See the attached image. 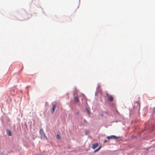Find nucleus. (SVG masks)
Returning <instances> with one entry per match:
<instances>
[{
    "instance_id": "nucleus-1",
    "label": "nucleus",
    "mask_w": 155,
    "mask_h": 155,
    "mask_svg": "<svg viewBox=\"0 0 155 155\" xmlns=\"http://www.w3.org/2000/svg\"><path fill=\"white\" fill-rule=\"evenodd\" d=\"M40 133L41 136V138H43V139L46 138V136L43 130L41 129L40 130Z\"/></svg>"
},
{
    "instance_id": "nucleus-6",
    "label": "nucleus",
    "mask_w": 155,
    "mask_h": 155,
    "mask_svg": "<svg viewBox=\"0 0 155 155\" xmlns=\"http://www.w3.org/2000/svg\"><path fill=\"white\" fill-rule=\"evenodd\" d=\"M108 100L109 101H113L114 100L112 96H110L109 97V98H108Z\"/></svg>"
},
{
    "instance_id": "nucleus-5",
    "label": "nucleus",
    "mask_w": 155,
    "mask_h": 155,
    "mask_svg": "<svg viewBox=\"0 0 155 155\" xmlns=\"http://www.w3.org/2000/svg\"><path fill=\"white\" fill-rule=\"evenodd\" d=\"M98 146V144L97 143H96L92 145V147L93 149H95Z\"/></svg>"
},
{
    "instance_id": "nucleus-7",
    "label": "nucleus",
    "mask_w": 155,
    "mask_h": 155,
    "mask_svg": "<svg viewBox=\"0 0 155 155\" xmlns=\"http://www.w3.org/2000/svg\"><path fill=\"white\" fill-rule=\"evenodd\" d=\"M7 133L8 136H11L12 135L11 131L10 130H8L7 131Z\"/></svg>"
},
{
    "instance_id": "nucleus-4",
    "label": "nucleus",
    "mask_w": 155,
    "mask_h": 155,
    "mask_svg": "<svg viewBox=\"0 0 155 155\" xmlns=\"http://www.w3.org/2000/svg\"><path fill=\"white\" fill-rule=\"evenodd\" d=\"M56 105L55 104H53L52 106V107L51 109V113L52 114H53L54 112L55 108H56Z\"/></svg>"
},
{
    "instance_id": "nucleus-3",
    "label": "nucleus",
    "mask_w": 155,
    "mask_h": 155,
    "mask_svg": "<svg viewBox=\"0 0 155 155\" xmlns=\"http://www.w3.org/2000/svg\"><path fill=\"white\" fill-rule=\"evenodd\" d=\"M74 100L75 101L77 102H79V101L78 97L75 96V94H74Z\"/></svg>"
},
{
    "instance_id": "nucleus-13",
    "label": "nucleus",
    "mask_w": 155,
    "mask_h": 155,
    "mask_svg": "<svg viewBox=\"0 0 155 155\" xmlns=\"http://www.w3.org/2000/svg\"><path fill=\"white\" fill-rule=\"evenodd\" d=\"M0 154L2 155H3V154H4V153H3V152H2L0 153Z\"/></svg>"
},
{
    "instance_id": "nucleus-14",
    "label": "nucleus",
    "mask_w": 155,
    "mask_h": 155,
    "mask_svg": "<svg viewBox=\"0 0 155 155\" xmlns=\"http://www.w3.org/2000/svg\"><path fill=\"white\" fill-rule=\"evenodd\" d=\"M101 117H103V114H101Z\"/></svg>"
},
{
    "instance_id": "nucleus-15",
    "label": "nucleus",
    "mask_w": 155,
    "mask_h": 155,
    "mask_svg": "<svg viewBox=\"0 0 155 155\" xmlns=\"http://www.w3.org/2000/svg\"><path fill=\"white\" fill-rule=\"evenodd\" d=\"M82 95H83V96H84V94H82Z\"/></svg>"
},
{
    "instance_id": "nucleus-2",
    "label": "nucleus",
    "mask_w": 155,
    "mask_h": 155,
    "mask_svg": "<svg viewBox=\"0 0 155 155\" xmlns=\"http://www.w3.org/2000/svg\"><path fill=\"white\" fill-rule=\"evenodd\" d=\"M117 138V137L114 135H111L110 136H107V138L109 140L111 139H115Z\"/></svg>"
},
{
    "instance_id": "nucleus-9",
    "label": "nucleus",
    "mask_w": 155,
    "mask_h": 155,
    "mask_svg": "<svg viewBox=\"0 0 155 155\" xmlns=\"http://www.w3.org/2000/svg\"><path fill=\"white\" fill-rule=\"evenodd\" d=\"M56 137L57 139H59L60 138V136L58 134L56 135Z\"/></svg>"
},
{
    "instance_id": "nucleus-11",
    "label": "nucleus",
    "mask_w": 155,
    "mask_h": 155,
    "mask_svg": "<svg viewBox=\"0 0 155 155\" xmlns=\"http://www.w3.org/2000/svg\"><path fill=\"white\" fill-rule=\"evenodd\" d=\"M109 140H104V143H106L107 142H109Z\"/></svg>"
},
{
    "instance_id": "nucleus-12",
    "label": "nucleus",
    "mask_w": 155,
    "mask_h": 155,
    "mask_svg": "<svg viewBox=\"0 0 155 155\" xmlns=\"http://www.w3.org/2000/svg\"><path fill=\"white\" fill-rule=\"evenodd\" d=\"M87 110L89 114H90V112L89 111V110L88 109H87Z\"/></svg>"
},
{
    "instance_id": "nucleus-8",
    "label": "nucleus",
    "mask_w": 155,
    "mask_h": 155,
    "mask_svg": "<svg viewBox=\"0 0 155 155\" xmlns=\"http://www.w3.org/2000/svg\"><path fill=\"white\" fill-rule=\"evenodd\" d=\"M89 133V131L88 130L86 131L85 132V134L86 135H87Z\"/></svg>"
},
{
    "instance_id": "nucleus-10",
    "label": "nucleus",
    "mask_w": 155,
    "mask_h": 155,
    "mask_svg": "<svg viewBox=\"0 0 155 155\" xmlns=\"http://www.w3.org/2000/svg\"><path fill=\"white\" fill-rule=\"evenodd\" d=\"M100 148H101V147H100L98 148L97 149L95 150L94 152H97V151H98L100 149Z\"/></svg>"
}]
</instances>
